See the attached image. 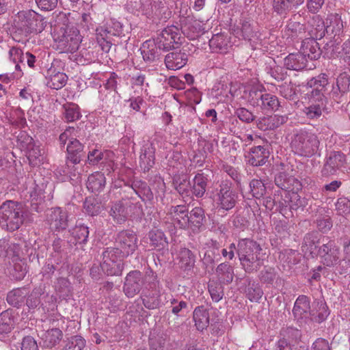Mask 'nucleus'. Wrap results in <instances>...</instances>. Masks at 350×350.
<instances>
[{
  "label": "nucleus",
  "mask_w": 350,
  "mask_h": 350,
  "mask_svg": "<svg viewBox=\"0 0 350 350\" xmlns=\"http://www.w3.org/2000/svg\"><path fill=\"white\" fill-rule=\"evenodd\" d=\"M319 144L320 141L315 133L301 130L293 135L291 148L299 156L311 157L317 153Z\"/></svg>",
  "instance_id": "3"
},
{
  "label": "nucleus",
  "mask_w": 350,
  "mask_h": 350,
  "mask_svg": "<svg viewBox=\"0 0 350 350\" xmlns=\"http://www.w3.org/2000/svg\"><path fill=\"white\" fill-rule=\"evenodd\" d=\"M72 234L77 243L84 244L87 242L89 235L88 227L83 224L77 225L73 228Z\"/></svg>",
  "instance_id": "49"
},
{
  "label": "nucleus",
  "mask_w": 350,
  "mask_h": 350,
  "mask_svg": "<svg viewBox=\"0 0 350 350\" xmlns=\"http://www.w3.org/2000/svg\"><path fill=\"white\" fill-rule=\"evenodd\" d=\"M143 59L146 62H153L161 56L162 49L156 43L154 38L145 41L140 49Z\"/></svg>",
  "instance_id": "16"
},
{
  "label": "nucleus",
  "mask_w": 350,
  "mask_h": 350,
  "mask_svg": "<svg viewBox=\"0 0 350 350\" xmlns=\"http://www.w3.org/2000/svg\"><path fill=\"white\" fill-rule=\"evenodd\" d=\"M174 221L177 223L180 228L188 227L189 211L185 206L178 205L172 206L170 210Z\"/></svg>",
  "instance_id": "26"
},
{
  "label": "nucleus",
  "mask_w": 350,
  "mask_h": 350,
  "mask_svg": "<svg viewBox=\"0 0 350 350\" xmlns=\"http://www.w3.org/2000/svg\"><path fill=\"white\" fill-rule=\"evenodd\" d=\"M29 293V288L25 286L14 288L8 293L7 301L9 304L18 307L24 303Z\"/></svg>",
  "instance_id": "31"
},
{
  "label": "nucleus",
  "mask_w": 350,
  "mask_h": 350,
  "mask_svg": "<svg viewBox=\"0 0 350 350\" xmlns=\"http://www.w3.org/2000/svg\"><path fill=\"white\" fill-rule=\"evenodd\" d=\"M188 227L194 233H198L204 228L205 221L204 211L201 207H195L189 213Z\"/></svg>",
  "instance_id": "18"
},
{
  "label": "nucleus",
  "mask_w": 350,
  "mask_h": 350,
  "mask_svg": "<svg viewBox=\"0 0 350 350\" xmlns=\"http://www.w3.org/2000/svg\"><path fill=\"white\" fill-rule=\"evenodd\" d=\"M85 343V340L82 336H73L68 338L62 350H82Z\"/></svg>",
  "instance_id": "50"
},
{
  "label": "nucleus",
  "mask_w": 350,
  "mask_h": 350,
  "mask_svg": "<svg viewBox=\"0 0 350 350\" xmlns=\"http://www.w3.org/2000/svg\"><path fill=\"white\" fill-rule=\"evenodd\" d=\"M18 256L19 250L18 246L14 244L10 245L5 240L0 241V256Z\"/></svg>",
  "instance_id": "58"
},
{
  "label": "nucleus",
  "mask_w": 350,
  "mask_h": 350,
  "mask_svg": "<svg viewBox=\"0 0 350 350\" xmlns=\"http://www.w3.org/2000/svg\"><path fill=\"white\" fill-rule=\"evenodd\" d=\"M144 284L142 273L139 271H132L126 276L123 290L128 297H133L141 291Z\"/></svg>",
  "instance_id": "13"
},
{
  "label": "nucleus",
  "mask_w": 350,
  "mask_h": 350,
  "mask_svg": "<svg viewBox=\"0 0 350 350\" xmlns=\"http://www.w3.org/2000/svg\"><path fill=\"white\" fill-rule=\"evenodd\" d=\"M235 115L239 118V119L241 121L245 123L252 122L256 118V116L252 113V112H251L250 111L244 107L238 108L235 111Z\"/></svg>",
  "instance_id": "64"
},
{
  "label": "nucleus",
  "mask_w": 350,
  "mask_h": 350,
  "mask_svg": "<svg viewBox=\"0 0 350 350\" xmlns=\"http://www.w3.org/2000/svg\"><path fill=\"white\" fill-rule=\"evenodd\" d=\"M288 116L273 115L260 118L256 121L257 127L262 131L274 130L286 123Z\"/></svg>",
  "instance_id": "17"
},
{
  "label": "nucleus",
  "mask_w": 350,
  "mask_h": 350,
  "mask_svg": "<svg viewBox=\"0 0 350 350\" xmlns=\"http://www.w3.org/2000/svg\"><path fill=\"white\" fill-rule=\"evenodd\" d=\"M180 31L177 27L169 26L164 28L157 36V43L163 51L178 49L182 43Z\"/></svg>",
  "instance_id": "6"
},
{
  "label": "nucleus",
  "mask_w": 350,
  "mask_h": 350,
  "mask_svg": "<svg viewBox=\"0 0 350 350\" xmlns=\"http://www.w3.org/2000/svg\"><path fill=\"white\" fill-rule=\"evenodd\" d=\"M308 107H305L303 112L308 119L317 120L322 116V112L325 108V105L317 103H309Z\"/></svg>",
  "instance_id": "44"
},
{
  "label": "nucleus",
  "mask_w": 350,
  "mask_h": 350,
  "mask_svg": "<svg viewBox=\"0 0 350 350\" xmlns=\"http://www.w3.org/2000/svg\"><path fill=\"white\" fill-rule=\"evenodd\" d=\"M207 180V177L203 174H197L192 180L191 194L197 198H202L206 191Z\"/></svg>",
  "instance_id": "33"
},
{
  "label": "nucleus",
  "mask_w": 350,
  "mask_h": 350,
  "mask_svg": "<svg viewBox=\"0 0 350 350\" xmlns=\"http://www.w3.org/2000/svg\"><path fill=\"white\" fill-rule=\"evenodd\" d=\"M250 97L253 105L260 107L263 110L275 111L280 106L278 97L271 94L254 90L250 92Z\"/></svg>",
  "instance_id": "12"
},
{
  "label": "nucleus",
  "mask_w": 350,
  "mask_h": 350,
  "mask_svg": "<svg viewBox=\"0 0 350 350\" xmlns=\"http://www.w3.org/2000/svg\"><path fill=\"white\" fill-rule=\"evenodd\" d=\"M336 208L340 215L350 213V197H341L337 200Z\"/></svg>",
  "instance_id": "63"
},
{
  "label": "nucleus",
  "mask_w": 350,
  "mask_h": 350,
  "mask_svg": "<svg viewBox=\"0 0 350 350\" xmlns=\"http://www.w3.org/2000/svg\"><path fill=\"white\" fill-rule=\"evenodd\" d=\"M155 147L152 143H146L143 146L140 155V165L144 170H149L154 164Z\"/></svg>",
  "instance_id": "27"
},
{
  "label": "nucleus",
  "mask_w": 350,
  "mask_h": 350,
  "mask_svg": "<svg viewBox=\"0 0 350 350\" xmlns=\"http://www.w3.org/2000/svg\"><path fill=\"white\" fill-rule=\"evenodd\" d=\"M160 293L157 290L142 295L144 306L150 310L155 309L160 305Z\"/></svg>",
  "instance_id": "43"
},
{
  "label": "nucleus",
  "mask_w": 350,
  "mask_h": 350,
  "mask_svg": "<svg viewBox=\"0 0 350 350\" xmlns=\"http://www.w3.org/2000/svg\"><path fill=\"white\" fill-rule=\"evenodd\" d=\"M229 38L224 33L213 35L209 40V46L215 53H226L230 46Z\"/></svg>",
  "instance_id": "25"
},
{
  "label": "nucleus",
  "mask_w": 350,
  "mask_h": 350,
  "mask_svg": "<svg viewBox=\"0 0 350 350\" xmlns=\"http://www.w3.org/2000/svg\"><path fill=\"white\" fill-rule=\"evenodd\" d=\"M246 297L251 301H258L262 296L263 292L258 284L249 282L245 289Z\"/></svg>",
  "instance_id": "51"
},
{
  "label": "nucleus",
  "mask_w": 350,
  "mask_h": 350,
  "mask_svg": "<svg viewBox=\"0 0 350 350\" xmlns=\"http://www.w3.org/2000/svg\"><path fill=\"white\" fill-rule=\"evenodd\" d=\"M47 21L32 10H23L14 16L13 27L20 34L27 36L31 33L42 32Z\"/></svg>",
  "instance_id": "2"
},
{
  "label": "nucleus",
  "mask_w": 350,
  "mask_h": 350,
  "mask_svg": "<svg viewBox=\"0 0 350 350\" xmlns=\"http://www.w3.org/2000/svg\"><path fill=\"white\" fill-rule=\"evenodd\" d=\"M150 244L152 248L163 249L167 245V238L163 231L159 229H152L148 234Z\"/></svg>",
  "instance_id": "36"
},
{
  "label": "nucleus",
  "mask_w": 350,
  "mask_h": 350,
  "mask_svg": "<svg viewBox=\"0 0 350 350\" xmlns=\"http://www.w3.org/2000/svg\"><path fill=\"white\" fill-rule=\"evenodd\" d=\"M305 0H273V10L278 14H286L293 9H297Z\"/></svg>",
  "instance_id": "22"
},
{
  "label": "nucleus",
  "mask_w": 350,
  "mask_h": 350,
  "mask_svg": "<svg viewBox=\"0 0 350 350\" xmlns=\"http://www.w3.org/2000/svg\"><path fill=\"white\" fill-rule=\"evenodd\" d=\"M281 335L286 340L293 344V347L299 342L301 336V332L293 327H287L282 330Z\"/></svg>",
  "instance_id": "56"
},
{
  "label": "nucleus",
  "mask_w": 350,
  "mask_h": 350,
  "mask_svg": "<svg viewBox=\"0 0 350 350\" xmlns=\"http://www.w3.org/2000/svg\"><path fill=\"white\" fill-rule=\"evenodd\" d=\"M63 337L62 330L58 328H53L47 330L42 336L44 345L48 348H52L57 345Z\"/></svg>",
  "instance_id": "37"
},
{
  "label": "nucleus",
  "mask_w": 350,
  "mask_h": 350,
  "mask_svg": "<svg viewBox=\"0 0 350 350\" xmlns=\"http://www.w3.org/2000/svg\"><path fill=\"white\" fill-rule=\"evenodd\" d=\"M328 84L327 76L325 74H321L316 77L312 78L307 83L312 90H321L325 91V87Z\"/></svg>",
  "instance_id": "53"
},
{
  "label": "nucleus",
  "mask_w": 350,
  "mask_h": 350,
  "mask_svg": "<svg viewBox=\"0 0 350 350\" xmlns=\"http://www.w3.org/2000/svg\"><path fill=\"white\" fill-rule=\"evenodd\" d=\"M175 188L182 196H189L191 194V183L186 178L175 181Z\"/></svg>",
  "instance_id": "59"
},
{
  "label": "nucleus",
  "mask_w": 350,
  "mask_h": 350,
  "mask_svg": "<svg viewBox=\"0 0 350 350\" xmlns=\"http://www.w3.org/2000/svg\"><path fill=\"white\" fill-rule=\"evenodd\" d=\"M251 193L253 197L259 199L266 193V187L261 180L253 179L250 183Z\"/></svg>",
  "instance_id": "55"
},
{
  "label": "nucleus",
  "mask_w": 350,
  "mask_h": 350,
  "mask_svg": "<svg viewBox=\"0 0 350 350\" xmlns=\"http://www.w3.org/2000/svg\"><path fill=\"white\" fill-rule=\"evenodd\" d=\"M262 247L250 239H241L238 241L237 254L241 267L246 273L257 272L262 265Z\"/></svg>",
  "instance_id": "1"
},
{
  "label": "nucleus",
  "mask_w": 350,
  "mask_h": 350,
  "mask_svg": "<svg viewBox=\"0 0 350 350\" xmlns=\"http://www.w3.org/2000/svg\"><path fill=\"white\" fill-rule=\"evenodd\" d=\"M195 325L198 330L202 332L209 325V313L203 306L195 308L193 314Z\"/></svg>",
  "instance_id": "28"
},
{
  "label": "nucleus",
  "mask_w": 350,
  "mask_h": 350,
  "mask_svg": "<svg viewBox=\"0 0 350 350\" xmlns=\"http://www.w3.org/2000/svg\"><path fill=\"white\" fill-rule=\"evenodd\" d=\"M329 314V310L326 303L323 301L317 302L315 309L312 310V319L317 323L324 321Z\"/></svg>",
  "instance_id": "42"
},
{
  "label": "nucleus",
  "mask_w": 350,
  "mask_h": 350,
  "mask_svg": "<svg viewBox=\"0 0 350 350\" xmlns=\"http://www.w3.org/2000/svg\"><path fill=\"white\" fill-rule=\"evenodd\" d=\"M23 213L22 204L13 200H7L0 206V218L6 222L10 232L18 230L23 224Z\"/></svg>",
  "instance_id": "4"
},
{
  "label": "nucleus",
  "mask_w": 350,
  "mask_h": 350,
  "mask_svg": "<svg viewBox=\"0 0 350 350\" xmlns=\"http://www.w3.org/2000/svg\"><path fill=\"white\" fill-rule=\"evenodd\" d=\"M23 51L17 47H12L9 51V55L10 59L16 63V69L21 70V66L19 64L23 63Z\"/></svg>",
  "instance_id": "62"
},
{
  "label": "nucleus",
  "mask_w": 350,
  "mask_h": 350,
  "mask_svg": "<svg viewBox=\"0 0 350 350\" xmlns=\"http://www.w3.org/2000/svg\"><path fill=\"white\" fill-rule=\"evenodd\" d=\"M44 288L42 285L35 287L27 298V304L29 308L36 307L39 303V297L44 293Z\"/></svg>",
  "instance_id": "57"
},
{
  "label": "nucleus",
  "mask_w": 350,
  "mask_h": 350,
  "mask_svg": "<svg viewBox=\"0 0 350 350\" xmlns=\"http://www.w3.org/2000/svg\"><path fill=\"white\" fill-rule=\"evenodd\" d=\"M269 157V152L265 146H254L249 152L248 161L253 166H260L267 162Z\"/></svg>",
  "instance_id": "21"
},
{
  "label": "nucleus",
  "mask_w": 350,
  "mask_h": 350,
  "mask_svg": "<svg viewBox=\"0 0 350 350\" xmlns=\"http://www.w3.org/2000/svg\"><path fill=\"white\" fill-rule=\"evenodd\" d=\"M327 33L331 36H339L343 31V23L338 14H331L326 18Z\"/></svg>",
  "instance_id": "29"
},
{
  "label": "nucleus",
  "mask_w": 350,
  "mask_h": 350,
  "mask_svg": "<svg viewBox=\"0 0 350 350\" xmlns=\"http://www.w3.org/2000/svg\"><path fill=\"white\" fill-rule=\"evenodd\" d=\"M319 44L314 39H308L304 42L302 45L303 54L310 59H317L321 56V51L318 46Z\"/></svg>",
  "instance_id": "39"
},
{
  "label": "nucleus",
  "mask_w": 350,
  "mask_h": 350,
  "mask_svg": "<svg viewBox=\"0 0 350 350\" xmlns=\"http://www.w3.org/2000/svg\"><path fill=\"white\" fill-rule=\"evenodd\" d=\"M293 313L295 318L301 319L308 318L312 314V310L310 309V299L306 295H299L296 299Z\"/></svg>",
  "instance_id": "19"
},
{
  "label": "nucleus",
  "mask_w": 350,
  "mask_h": 350,
  "mask_svg": "<svg viewBox=\"0 0 350 350\" xmlns=\"http://www.w3.org/2000/svg\"><path fill=\"white\" fill-rule=\"evenodd\" d=\"M234 34L239 38H242L248 40L253 50L257 48L256 44H254V42L252 41V39L255 37L254 31L252 24L249 21H243L241 27H237L234 30Z\"/></svg>",
  "instance_id": "30"
},
{
  "label": "nucleus",
  "mask_w": 350,
  "mask_h": 350,
  "mask_svg": "<svg viewBox=\"0 0 350 350\" xmlns=\"http://www.w3.org/2000/svg\"><path fill=\"white\" fill-rule=\"evenodd\" d=\"M346 156L340 151L331 152L325 159L321 171L323 177L328 178L336 174L337 172L345 166Z\"/></svg>",
  "instance_id": "10"
},
{
  "label": "nucleus",
  "mask_w": 350,
  "mask_h": 350,
  "mask_svg": "<svg viewBox=\"0 0 350 350\" xmlns=\"http://www.w3.org/2000/svg\"><path fill=\"white\" fill-rule=\"evenodd\" d=\"M62 36L55 38L57 45V49L60 53H71L75 52L81 42V36L79 31L74 27L62 30Z\"/></svg>",
  "instance_id": "5"
},
{
  "label": "nucleus",
  "mask_w": 350,
  "mask_h": 350,
  "mask_svg": "<svg viewBox=\"0 0 350 350\" xmlns=\"http://www.w3.org/2000/svg\"><path fill=\"white\" fill-rule=\"evenodd\" d=\"M320 243L319 234L316 231H312L305 234L301 243L303 252L310 254L314 253L317 248V244Z\"/></svg>",
  "instance_id": "35"
},
{
  "label": "nucleus",
  "mask_w": 350,
  "mask_h": 350,
  "mask_svg": "<svg viewBox=\"0 0 350 350\" xmlns=\"http://www.w3.org/2000/svg\"><path fill=\"white\" fill-rule=\"evenodd\" d=\"M81 130L72 126H68L59 137V141L62 146H65L66 142L74 141L81 138Z\"/></svg>",
  "instance_id": "47"
},
{
  "label": "nucleus",
  "mask_w": 350,
  "mask_h": 350,
  "mask_svg": "<svg viewBox=\"0 0 350 350\" xmlns=\"http://www.w3.org/2000/svg\"><path fill=\"white\" fill-rule=\"evenodd\" d=\"M123 258L122 253L116 247H107L103 252V260L122 262V258Z\"/></svg>",
  "instance_id": "60"
},
{
  "label": "nucleus",
  "mask_w": 350,
  "mask_h": 350,
  "mask_svg": "<svg viewBox=\"0 0 350 350\" xmlns=\"http://www.w3.org/2000/svg\"><path fill=\"white\" fill-rule=\"evenodd\" d=\"M309 103H317L326 105V98L324 92L321 90H312L307 93Z\"/></svg>",
  "instance_id": "61"
},
{
  "label": "nucleus",
  "mask_w": 350,
  "mask_h": 350,
  "mask_svg": "<svg viewBox=\"0 0 350 350\" xmlns=\"http://www.w3.org/2000/svg\"><path fill=\"white\" fill-rule=\"evenodd\" d=\"M64 117L66 122H74L81 117L78 105L74 103H68L64 105Z\"/></svg>",
  "instance_id": "46"
},
{
  "label": "nucleus",
  "mask_w": 350,
  "mask_h": 350,
  "mask_svg": "<svg viewBox=\"0 0 350 350\" xmlns=\"http://www.w3.org/2000/svg\"><path fill=\"white\" fill-rule=\"evenodd\" d=\"M323 244L319 247L317 255L321 259L322 262L327 267L337 265L340 261V249L336 245L334 241L323 237Z\"/></svg>",
  "instance_id": "7"
},
{
  "label": "nucleus",
  "mask_w": 350,
  "mask_h": 350,
  "mask_svg": "<svg viewBox=\"0 0 350 350\" xmlns=\"http://www.w3.org/2000/svg\"><path fill=\"white\" fill-rule=\"evenodd\" d=\"M137 237L133 231L122 230L116 237L115 247L122 253L123 257H127L137 250Z\"/></svg>",
  "instance_id": "8"
},
{
  "label": "nucleus",
  "mask_w": 350,
  "mask_h": 350,
  "mask_svg": "<svg viewBox=\"0 0 350 350\" xmlns=\"http://www.w3.org/2000/svg\"><path fill=\"white\" fill-rule=\"evenodd\" d=\"M313 26H315L314 28V32H313L314 36H315V39L321 40L323 38L325 33H327V24L324 23L323 19L319 17V16H316L312 18Z\"/></svg>",
  "instance_id": "54"
},
{
  "label": "nucleus",
  "mask_w": 350,
  "mask_h": 350,
  "mask_svg": "<svg viewBox=\"0 0 350 350\" xmlns=\"http://www.w3.org/2000/svg\"><path fill=\"white\" fill-rule=\"evenodd\" d=\"M14 319L8 310L0 314V334H8L14 328Z\"/></svg>",
  "instance_id": "45"
},
{
  "label": "nucleus",
  "mask_w": 350,
  "mask_h": 350,
  "mask_svg": "<svg viewBox=\"0 0 350 350\" xmlns=\"http://www.w3.org/2000/svg\"><path fill=\"white\" fill-rule=\"evenodd\" d=\"M83 148L84 146L79 139H76L74 141H70L66 147L67 163L70 162L74 165L79 163L85 157Z\"/></svg>",
  "instance_id": "15"
},
{
  "label": "nucleus",
  "mask_w": 350,
  "mask_h": 350,
  "mask_svg": "<svg viewBox=\"0 0 350 350\" xmlns=\"http://www.w3.org/2000/svg\"><path fill=\"white\" fill-rule=\"evenodd\" d=\"M46 221L51 229L64 230L68 227L67 213L59 207L52 208L46 212Z\"/></svg>",
  "instance_id": "14"
},
{
  "label": "nucleus",
  "mask_w": 350,
  "mask_h": 350,
  "mask_svg": "<svg viewBox=\"0 0 350 350\" xmlns=\"http://www.w3.org/2000/svg\"><path fill=\"white\" fill-rule=\"evenodd\" d=\"M68 77L65 73L57 72L51 76L47 85L52 89L59 90L66 84Z\"/></svg>",
  "instance_id": "48"
},
{
  "label": "nucleus",
  "mask_w": 350,
  "mask_h": 350,
  "mask_svg": "<svg viewBox=\"0 0 350 350\" xmlns=\"http://www.w3.org/2000/svg\"><path fill=\"white\" fill-rule=\"evenodd\" d=\"M215 197L217 208L224 211L231 210L237 204V195L226 183L219 185Z\"/></svg>",
  "instance_id": "11"
},
{
  "label": "nucleus",
  "mask_w": 350,
  "mask_h": 350,
  "mask_svg": "<svg viewBox=\"0 0 350 350\" xmlns=\"http://www.w3.org/2000/svg\"><path fill=\"white\" fill-rule=\"evenodd\" d=\"M109 215L115 223L118 224L124 223L129 215L127 204L122 201L115 203L111 207Z\"/></svg>",
  "instance_id": "24"
},
{
  "label": "nucleus",
  "mask_w": 350,
  "mask_h": 350,
  "mask_svg": "<svg viewBox=\"0 0 350 350\" xmlns=\"http://www.w3.org/2000/svg\"><path fill=\"white\" fill-rule=\"evenodd\" d=\"M307 59L303 53H291L284 59L286 69L301 70L306 66Z\"/></svg>",
  "instance_id": "23"
},
{
  "label": "nucleus",
  "mask_w": 350,
  "mask_h": 350,
  "mask_svg": "<svg viewBox=\"0 0 350 350\" xmlns=\"http://www.w3.org/2000/svg\"><path fill=\"white\" fill-rule=\"evenodd\" d=\"M85 212L91 215H98L101 212V205L94 198H87L83 204Z\"/></svg>",
  "instance_id": "52"
},
{
  "label": "nucleus",
  "mask_w": 350,
  "mask_h": 350,
  "mask_svg": "<svg viewBox=\"0 0 350 350\" xmlns=\"http://www.w3.org/2000/svg\"><path fill=\"white\" fill-rule=\"evenodd\" d=\"M105 183V175L100 172H96L89 176L87 181V188L92 193L100 192L103 190Z\"/></svg>",
  "instance_id": "32"
},
{
  "label": "nucleus",
  "mask_w": 350,
  "mask_h": 350,
  "mask_svg": "<svg viewBox=\"0 0 350 350\" xmlns=\"http://www.w3.org/2000/svg\"><path fill=\"white\" fill-rule=\"evenodd\" d=\"M116 28L111 27H96V42L100 49L105 53H109L112 45L115 44L113 41V36H118L121 33L122 26L120 23H115Z\"/></svg>",
  "instance_id": "9"
},
{
  "label": "nucleus",
  "mask_w": 350,
  "mask_h": 350,
  "mask_svg": "<svg viewBox=\"0 0 350 350\" xmlns=\"http://www.w3.org/2000/svg\"><path fill=\"white\" fill-rule=\"evenodd\" d=\"M305 25L300 21L296 20V15L290 18L286 27V33L288 36L298 37L302 33H305Z\"/></svg>",
  "instance_id": "40"
},
{
  "label": "nucleus",
  "mask_w": 350,
  "mask_h": 350,
  "mask_svg": "<svg viewBox=\"0 0 350 350\" xmlns=\"http://www.w3.org/2000/svg\"><path fill=\"white\" fill-rule=\"evenodd\" d=\"M196 263V256L189 249L184 248L180 252V267L185 271L191 270Z\"/></svg>",
  "instance_id": "41"
},
{
  "label": "nucleus",
  "mask_w": 350,
  "mask_h": 350,
  "mask_svg": "<svg viewBox=\"0 0 350 350\" xmlns=\"http://www.w3.org/2000/svg\"><path fill=\"white\" fill-rule=\"evenodd\" d=\"M100 266L102 271L107 275H121L123 270V263L121 261L103 259Z\"/></svg>",
  "instance_id": "38"
},
{
  "label": "nucleus",
  "mask_w": 350,
  "mask_h": 350,
  "mask_svg": "<svg viewBox=\"0 0 350 350\" xmlns=\"http://www.w3.org/2000/svg\"><path fill=\"white\" fill-rule=\"evenodd\" d=\"M215 273L219 280L225 284H230L234 278L233 267L228 262L220 263L216 268Z\"/></svg>",
  "instance_id": "34"
},
{
  "label": "nucleus",
  "mask_w": 350,
  "mask_h": 350,
  "mask_svg": "<svg viewBox=\"0 0 350 350\" xmlns=\"http://www.w3.org/2000/svg\"><path fill=\"white\" fill-rule=\"evenodd\" d=\"M188 55L185 51L172 52L165 57V64L168 69L178 70L183 68L187 62Z\"/></svg>",
  "instance_id": "20"
}]
</instances>
